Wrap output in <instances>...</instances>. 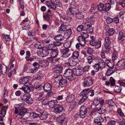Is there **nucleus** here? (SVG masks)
<instances>
[{"instance_id": "obj_1", "label": "nucleus", "mask_w": 125, "mask_h": 125, "mask_svg": "<svg viewBox=\"0 0 125 125\" xmlns=\"http://www.w3.org/2000/svg\"><path fill=\"white\" fill-rule=\"evenodd\" d=\"M79 53L77 51L73 52L71 58L68 60V62L72 66L76 65L78 63V57L79 56Z\"/></svg>"}, {"instance_id": "obj_2", "label": "nucleus", "mask_w": 125, "mask_h": 125, "mask_svg": "<svg viewBox=\"0 0 125 125\" xmlns=\"http://www.w3.org/2000/svg\"><path fill=\"white\" fill-rule=\"evenodd\" d=\"M63 76L67 79L71 81L76 78L75 74L73 70L70 69H66L63 74Z\"/></svg>"}, {"instance_id": "obj_3", "label": "nucleus", "mask_w": 125, "mask_h": 125, "mask_svg": "<svg viewBox=\"0 0 125 125\" xmlns=\"http://www.w3.org/2000/svg\"><path fill=\"white\" fill-rule=\"evenodd\" d=\"M83 24L85 27L87 32L90 33L93 32V29L92 27L91 23L90 22L84 21Z\"/></svg>"}, {"instance_id": "obj_4", "label": "nucleus", "mask_w": 125, "mask_h": 125, "mask_svg": "<svg viewBox=\"0 0 125 125\" xmlns=\"http://www.w3.org/2000/svg\"><path fill=\"white\" fill-rule=\"evenodd\" d=\"M93 80L90 77L86 78L84 81L83 82V85L84 87H88L91 86L93 83Z\"/></svg>"}, {"instance_id": "obj_5", "label": "nucleus", "mask_w": 125, "mask_h": 125, "mask_svg": "<svg viewBox=\"0 0 125 125\" xmlns=\"http://www.w3.org/2000/svg\"><path fill=\"white\" fill-rule=\"evenodd\" d=\"M49 49H48L46 50H41L40 51H38V52L37 54L38 55L41 57H43L47 56L49 53V49L51 47V46H50V44H49V45L48 46Z\"/></svg>"}, {"instance_id": "obj_6", "label": "nucleus", "mask_w": 125, "mask_h": 125, "mask_svg": "<svg viewBox=\"0 0 125 125\" xmlns=\"http://www.w3.org/2000/svg\"><path fill=\"white\" fill-rule=\"evenodd\" d=\"M87 109L85 106H82L80 109L79 116L81 118H84L86 116Z\"/></svg>"}, {"instance_id": "obj_7", "label": "nucleus", "mask_w": 125, "mask_h": 125, "mask_svg": "<svg viewBox=\"0 0 125 125\" xmlns=\"http://www.w3.org/2000/svg\"><path fill=\"white\" fill-rule=\"evenodd\" d=\"M118 69H125V59H122L118 62L116 65Z\"/></svg>"}, {"instance_id": "obj_8", "label": "nucleus", "mask_w": 125, "mask_h": 125, "mask_svg": "<svg viewBox=\"0 0 125 125\" xmlns=\"http://www.w3.org/2000/svg\"><path fill=\"white\" fill-rule=\"evenodd\" d=\"M60 52L62 55V57L65 58L68 57L71 54L70 50L68 49H61L60 50Z\"/></svg>"}, {"instance_id": "obj_9", "label": "nucleus", "mask_w": 125, "mask_h": 125, "mask_svg": "<svg viewBox=\"0 0 125 125\" xmlns=\"http://www.w3.org/2000/svg\"><path fill=\"white\" fill-rule=\"evenodd\" d=\"M30 76H26L24 77H21L19 79V83L20 84H24L28 83L31 79Z\"/></svg>"}, {"instance_id": "obj_10", "label": "nucleus", "mask_w": 125, "mask_h": 125, "mask_svg": "<svg viewBox=\"0 0 125 125\" xmlns=\"http://www.w3.org/2000/svg\"><path fill=\"white\" fill-rule=\"evenodd\" d=\"M63 107L62 105L58 104L54 108L53 112L56 114H60L63 110Z\"/></svg>"}, {"instance_id": "obj_11", "label": "nucleus", "mask_w": 125, "mask_h": 125, "mask_svg": "<svg viewBox=\"0 0 125 125\" xmlns=\"http://www.w3.org/2000/svg\"><path fill=\"white\" fill-rule=\"evenodd\" d=\"M57 100H52L49 102L48 105L52 108H55L58 104Z\"/></svg>"}, {"instance_id": "obj_12", "label": "nucleus", "mask_w": 125, "mask_h": 125, "mask_svg": "<svg viewBox=\"0 0 125 125\" xmlns=\"http://www.w3.org/2000/svg\"><path fill=\"white\" fill-rule=\"evenodd\" d=\"M24 104L23 103H21L19 104H16L14 105V107L15 108V113L17 112V110H24Z\"/></svg>"}, {"instance_id": "obj_13", "label": "nucleus", "mask_w": 125, "mask_h": 125, "mask_svg": "<svg viewBox=\"0 0 125 125\" xmlns=\"http://www.w3.org/2000/svg\"><path fill=\"white\" fill-rule=\"evenodd\" d=\"M66 30H67L66 25L64 24V23L62 24L59 28L57 32L60 33H62L66 31Z\"/></svg>"}, {"instance_id": "obj_14", "label": "nucleus", "mask_w": 125, "mask_h": 125, "mask_svg": "<svg viewBox=\"0 0 125 125\" xmlns=\"http://www.w3.org/2000/svg\"><path fill=\"white\" fill-rule=\"evenodd\" d=\"M43 89L46 92L50 91L52 89L51 85L49 83H47L43 85Z\"/></svg>"}, {"instance_id": "obj_15", "label": "nucleus", "mask_w": 125, "mask_h": 125, "mask_svg": "<svg viewBox=\"0 0 125 125\" xmlns=\"http://www.w3.org/2000/svg\"><path fill=\"white\" fill-rule=\"evenodd\" d=\"M62 66L60 65L54 67L53 71L55 73H59L62 72Z\"/></svg>"}, {"instance_id": "obj_16", "label": "nucleus", "mask_w": 125, "mask_h": 125, "mask_svg": "<svg viewBox=\"0 0 125 125\" xmlns=\"http://www.w3.org/2000/svg\"><path fill=\"white\" fill-rule=\"evenodd\" d=\"M52 48L49 49L50 51H51L50 54L51 57H56L58 54V51L56 49H52Z\"/></svg>"}, {"instance_id": "obj_17", "label": "nucleus", "mask_w": 125, "mask_h": 125, "mask_svg": "<svg viewBox=\"0 0 125 125\" xmlns=\"http://www.w3.org/2000/svg\"><path fill=\"white\" fill-rule=\"evenodd\" d=\"M75 96L73 94L68 95L66 97V100L68 103H71L75 99Z\"/></svg>"}, {"instance_id": "obj_18", "label": "nucleus", "mask_w": 125, "mask_h": 125, "mask_svg": "<svg viewBox=\"0 0 125 125\" xmlns=\"http://www.w3.org/2000/svg\"><path fill=\"white\" fill-rule=\"evenodd\" d=\"M97 62L100 67V69H103L105 67V62L103 60L99 59L97 60Z\"/></svg>"}, {"instance_id": "obj_19", "label": "nucleus", "mask_w": 125, "mask_h": 125, "mask_svg": "<svg viewBox=\"0 0 125 125\" xmlns=\"http://www.w3.org/2000/svg\"><path fill=\"white\" fill-rule=\"evenodd\" d=\"M90 91V90L89 89H85L81 92L80 94V95L81 96H86V97H88L87 95L89 94Z\"/></svg>"}, {"instance_id": "obj_20", "label": "nucleus", "mask_w": 125, "mask_h": 125, "mask_svg": "<svg viewBox=\"0 0 125 125\" xmlns=\"http://www.w3.org/2000/svg\"><path fill=\"white\" fill-rule=\"evenodd\" d=\"M111 1H109V2L108 3L104 4V11H106L109 10L111 8V6L110 3H111Z\"/></svg>"}, {"instance_id": "obj_21", "label": "nucleus", "mask_w": 125, "mask_h": 125, "mask_svg": "<svg viewBox=\"0 0 125 125\" xmlns=\"http://www.w3.org/2000/svg\"><path fill=\"white\" fill-rule=\"evenodd\" d=\"M66 30V32L64 33V36L65 38L68 39L72 33V29L69 28Z\"/></svg>"}, {"instance_id": "obj_22", "label": "nucleus", "mask_w": 125, "mask_h": 125, "mask_svg": "<svg viewBox=\"0 0 125 125\" xmlns=\"http://www.w3.org/2000/svg\"><path fill=\"white\" fill-rule=\"evenodd\" d=\"M20 89L25 93H29L31 91L30 87L27 85H23Z\"/></svg>"}, {"instance_id": "obj_23", "label": "nucleus", "mask_w": 125, "mask_h": 125, "mask_svg": "<svg viewBox=\"0 0 125 125\" xmlns=\"http://www.w3.org/2000/svg\"><path fill=\"white\" fill-rule=\"evenodd\" d=\"M59 87H64L67 85V80L64 79H62L61 80H60L59 82Z\"/></svg>"}, {"instance_id": "obj_24", "label": "nucleus", "mask_w": 125, "mask_h": 125, "mask_svg": "<svg viewBox=\"0 0 125 125\" xmlns=\"http://www.w3.org/2000/svg\"><path fill=\"white\" fill-rule=\"evenodd\" d=\"M104 119L102 117L100 116L95 117L94 119V122L96 123H98L103 122Z\"/></svg>"}, {"instance_id": "obj_25", "label": "nucleus", "mask_w": 125, "mask_h": 125, "mask_svg": "<svg viewBox=\"0 0 125 125\" xmlns=\"http://www.w3.org/2000/svg\"><path fill=\"white\" fill-rule=\"evenodd\" d=\"M68 12V14L70 15H72L73 16L75 15L77 13V10L74 9L69 8Z\"/></svg>"}, {"instance_id": "obj_26", "label": "nucleus", "mask_w": 125, "mask_h": 125, "mask_svg": "<svg viewBox=\"0 0 125 125\" xmlns=\"http://www.w3.org/2000/svg\"><path fill=\"white\" fill-rule=\"evenodd\" d=\"M40 119L42 120H45L48 117V115L46 112H43L40 115Z\"/></svg>"}, {"instance_id": "obj_27", "label": "nucleus", "mask_w": 125, "mask_h": 125, "mask_svg": "<svg viewBox=\"0 0 125 125\" xmlns=\"http://www.w3.org/2000/svg\"><path fill=\"white\" fill-rule=\"evenodd\" d=\"M45 4L49 7L50 8L53 10H55L57 8L56 5H52L51 1H47L45 2Z\"/></svg>"}, {"instance_id": "obj_28", "label": "nucleus", "mask_w": 125, "mask_h": 125, "mask_svg": "<svg viewBox=\"0 0 125 125\" xmlns=\"http://www.w3.org/2000/svg\"><path fill=\"white\" fill-rule=\"evenodd\" d=\"M90 44L92 46L95 45L97 41L95 38L93 36H91L90 37Z\"/></svg>"}, {"instance_id": "obj_29", "label": "nucleus", "mask_w": 125, "mask_h": 125, "mask_svg": "<svg viewBox=\"0 0 125 125\" xmlns=\"http://www.w3.org/2000/svg\"><path fill=\"white\" fill-rule=\"evenodd\" d=\"M74 74H75V76H79L82 75L83 73V71L81 69H78L75 70V71H74Z\"/></svg>"}, {"instance_id": "obj_30", "label": "nucleus", "mask_w": 125, "mask_h": 125, "mask_svg": "<svg viewBox=\"0 0 125 125\" xmlns=\"http://www.w3.org/2000/svg\"><path fill=\"white\" fill-rule=\"evenodd\" d=\"M106 111V108L103 106L97 110V112L98 113L101 114L104 113Z\"/></svg>"}, {"instance_id": "obj_31", "label": "nucleus", "mask_w": 125, "mask_h": 125, "mask_svg": "<svg viewBox=\"0 0 125 125\" xmlns=\"http://www.w3.org/2000/svg\"><path fill=\"white\" fill-rule=\"evenodd\" d=\"M24 110H17V112L15 114H17L18 116V117L19 118L22 117L24 115L26 111H24Z\"/></svg>"}, {"instance_id": "obj_32", "label": "nucleus", "mask_w": 125, "mask_h": 125, "mask_svg": "<svg viewBox=\"0 0 125 125\" xmlns=\"http://www.w3.org/2000/svg\"><path fill=\"white\" fill-rule=\"evenodd\" d=\"M111 42L108 36L106 37L104 39V45H111Z\"/></svg>"}, {"instance_id": "obj_33", "label": "nucleus", "mask_w": 125, "mask_h": 125, "mask_svg": "<svg viewBox=\"0 0 125 125\" xmlns=\"http://www.w3.org/2000/svg\"><path fill=\"white\" fill-rule=\"evenodd\" d=\"M54 39L57 42L61 41L63 40V38L61 34H58L54 38Z\"/></svg>"}, {"instance_id": "obj_34", "label": "nucleus", "mask_w": 125, "mask_h": 125, "mask_svg": "<svg viewBox=\"0 0 125 125\" xmlns=\"http://www.w3.org/2000/svg\"><path fill=\"white\" fill-rule=\"evenodd\" d=\"M65 118V115L62 114L61 116L57 117V121L60 123H62L63 121H64V119Z\"/></svg>"}, {"instance_id": "obj_35", "label": "nucleus", "mask_w": 125, "mask_h": 125, "mask_svg": "<svg viewBox=\"0 0 125 125\" xmlns=\"http://www.w3.org/2000/svg\"><path fill=\"white\" fill-rule=\"evenodd\" d=\"M29 96L26 94H23L21 95L20 99L23 102H26Z\"/></svg>"}, {"instance_id": "obj_36", "label": "nucleus", "mask_w": 125, "mask_h": 125, "mask_svg": "<svg viewBox=\"0 0 125 125\" xmlns=\"http://www.w3.org/2000/svg\"><path fill=\"white\" fill-rule=\"evenodd\" d=\"M73 41L71 40L70 41L66 42L64 43V46L65 49H68L70 48L71 46L72 43Z\"/></svg>"}, {"instance_id": "obj_37", "label": "nucleus", "mask_w": 125, "mask_h": 125, "mask_svg": "<svg viewBox=\"0 0 125 125\" xmlns=\"http://www.w3.org/2000/svg\"><path fill=\"white\" fill-rule=\"evenodd\" d=\"M104 46L105 52L107 54L109 53L110 52L111 45H104Z\"/></svg>"}, {"instance_id": "obj_38", "label": "nucleus", "mask_w": 125, "mask_h": 125, "mask_svg": "<svg viewBox=\"0 0 125 125\" xmlns=\"http://www.w3.org/2000/svg\"><path fill=\"white\" fill-rule=\"evenodd\" d=\"M77 4L75 2H72L71 3L69 8L74 9L77 10L78 7Z\"/></svg>"}, {"instance_id": "obj_39", "label": "nucleus", "mask_w": 125, "mask_h": 125, "mask_svg": "<svg viewBox=\"0 0 125 125\" xmlns=\"http://www.w3.org/2000/svg\"><path fill=\"white\" fill-rule=\"evenodd\" d=\"M78 41L79 43L81 46H84L85 43V40L84 39L81 38L79 37Z\"/></svg>"}, {"instance_id": "obj_40", "label": "nucleus", "mask_w": 125, "mask_h": 125, "mask_svg": "<svg viewBox=\"0 0 125 125\" xmlns=\"http://www.w3.org/2000/svg\"><path fill=\"white\" fill-rule=\"evenodd\" d=\"M32 66H31L29 68V70L31 73H34L37 71L38 69Z\"/></svg>"}, {"instance_id": "obj_41", "label": "nucleus", "mask_w": 125, "mask_h": 125, "mask_svg": "<svg viewBox=\"0 0 125 125\" xmlns=\"http://www.w3.org/2000/svg\"><path fill=\"white\" fill-rule=\"evenodd\" d=\"M115 30L114 29H110L107 31V34L109 36L113 35L115 32Z\"/></svg>"}, {"instance_id": "obj_42", "label": "nucleus", "mask_w": 125, "mask_h": 125, "mask_svg": "<svg viewBox=\"0 0 125 125\" xmlns=\"http://www.w3.org/2000/svg\"><path fill=\"white\" fill-rule=\"evenodd\" d=\"M118 39L120 40L124 38H125V36L124 33L121 31H120L118 33Z\"/></svg>"}, {"instance_id": "obj_43", "label": "nucleus", "mask_w": 125, "mask_h": 125, "mask_svg": "<svg viewBox=\"0 0 125 125\" xmlns=\"http://www.w3.org/2000/svg\"><path fill=\"white\" fill-rule=\"evenodd\" d=\"M77 31L78 32H80L82 31L86 30L85 27L82 25H79L77 28Z\"/></svg>"}, {"instance_id": "obj_44", "label": "nucleus", "mask_w": 125, "mask_h": 125, "mask_svg": "<svg viewBox=\"0 0 125 125\" xmlns=\"http://www.w3.org/2000/svg\"><path fill=\"white\" fill-rule=\"evenodd\" d=\"M97 6L95 5H93L90 10V11L92 13H95L96 11H95L97 10Z\"/></svg>"}, {"instance_id": "obj_45", "label": "nucleus", "mask_w": 125, "mask_h": 125, "mask_svg": "<svg viewBox=\"0 0 125 125\" xmlns=\"http://www.w3.org/2000/svg\"><path fill=\"white\" fill-rule=\"evenodd\" d=\"M75 16L78 19L81 20L83 18L84 16L82 13H77Z\"/></svg>"}, {"instance_id": "obj_46", "label": "nucleus", "mask_w": 125, "mask_h": 125, "mask_svg": "<svg viewBox=\"0 0 125 125\" xmlns=\"http://www.w3.org/2000/svg\"><path fill=\"white\" fill-rule=\"evenodd\" d=\"M35 47L37 49H41L43 47L42 45L39 42H38L35 44Z\"/></svg>"}, {"instance_id": "obj_47", "label": "nucleus", "mask_w": 125, "mask_h": 125, "mask_svg": "<svg viewBox=\"0 0 125 125\" xmlns=\"http://www.w3.org/2000/svg\"><path fill=\"white\" fill-rule=\"evenodd\" d=\"M118 53L116 51H114L113 54L112 56V59L113 60H115L117 58Z\"/></svg>"}, {"instance_id": "obj_48", "label": "nucleus", "mask_w": 125, "mask_h": 125, "mask_svg": "<svg viewBox=\"0 0 125 125\" xmlns=\"http://www.w3.org/2000/svg\"><path fill=\"white\" fill-rule=\"evenodd\" d=\"M104 4L102 3H100L97 6V9L98 10L100 11L102 10H104Z\"/></svg>"}, {"instance_id": "obj_49", "label": "nucleus", "mask_w": 125, "mask_h": 125, "mask_svg": "<svg viewBox=\"0 0 125 125\" xmlns=\"http://www.w3.org/2000/svg\"><path fill=\"white\" fill-rule=\"evenodd\" d=\"M82 96V98L78 102V103L79 105H81L83 103L84 101L86 100L88 98V97H86V96Z\"/></svg>"}, {"instance_id": "obj_50", "label": "nucleus", "mask_w": 125, "mask_h": 125, "mask_svg": "<svg viewBox=\"0 0 125 125\" xmlns=\"http://www.w3.org/2000/svg\"><path fill=\"white\" fill-rule=\"evenodd\" d=\"M95 45L96 49H98L100 48L101 45V41L100 40H98L97 41Z\"/></svg>"}, {"instance_id": "obj_51", "label": "nucleus", "mask_w": 125, "mask_h": 125, "mask_svg": "<svg viewBox=\"0 0 125 125\" xmlns=\"http://www.w3.org/2000/svg\"><path fill=\"white\" fill-rule=\"evenodd\" d=\"M81 36H79V37L81 38L84 39H85L89 37V35L85 32H82L81 33Z\"/></svg>"}, {"instance_id": "obj_52", "label": "nucleus", "mask_w": 125, "mask_h": 125, "mask_svg": "<svg viewBox=\"0 0 125 125\" xmlns=\"http://www.w3.org/2000/svg\"><path fill=\"white\" fill-rule=\"evenodd\" d=\"M22 25L23 26L22 28L24 30H28L30 28V25L28 23H26L25 24V23L24 24H23Z\"/></svg>"}, {"instance_id": "obj_53", "label": "nucleus", "mask_w": 125, "mask_h": 125, "mask_svg": "<svg viewBox=\"0 0 125 125\" xmlns=\"http://www.w3.org/2000/svg\"><path fill=\"white\" fill-rule=\"evenodd\" d=\"M2 37L7 41H9L11 40L10 36L9 35L3 34Z\"/></svg>"}, {"instance_id": "obj_54", "label": "nucleus", "mask_w": 125, "mask_h": 125, "mask_svg": "<svg viewBox=\"0 0 125 125\" xmlns=\"http://www.w3.org/2000/svg\"><path fill=\"white\" fill-rule=\"evenodd\" d=\"M8 67L9 70L12 72H14L15 73L16 71V70L14 69V64H9Z\"/></svg>"}, {"instance_id": "obj_55", "label": "nucleus", "mask_w": 125, "mask_h": 125, "mask_svg": "<svg viewBox=\"0 0 125 125\" xmlns=\"http://www.w3.org/2000/svg\"><path fill=\"white\" fill-rule=\"evenodd\" d=\"M61 44V43L60 42H55H55H53L52 44L51 43V44L50 46H51L52 48H53V47L54 46H59Z\"/></svg>"}, {"instance_id": "obj_56", "label": "nucleus", "mask_w": 125, "mask_h": 125, "mask_svg": "<svg viewBox=\"0 0 125 125\" xmlns=\"http://www.w3.org/2000/svg\"><path fill=\"white\" fill-rule=\"evenodd\" d=\"M33 100L32 99L30 95L26 102L28 104H31L33 103Z\"/></svg>"}, {"instance_id": "obj_57", "label": "nucleus", "mask_w": 125, "mask_h": 125, "mask_svg": "<svg viewBox=\"0 0 125 125\" xmlns=\"http://www.w3.org/2000/svg\"><path fill=\"white\" fill-rule=\"evenodd\" d=\"M39 96L37 98V100L38 101L41 100L43 99L44 97V95L43 93H41L39 94Z\"/></svg>"}, {"instance_id": "obj_58", "label": "nucleus", "mask_w": 125, "mask_h": 125, "mask_svg": "<svg viewBox=\"0 0 125 125\" xmlns=\"http://www.w3.org/2000/svg\"><path fill=\"white\" fill-rule=\"evenodd\" d=\"M31 116L34 118H36L39 117L40 115V114H37L34 113H32L30 114Z\"/></svg>"}, {"instance_id": "obj_59", "label": "nucleus", "mask_w": 125, "mask_h": 125, "mask_svg": "<svg viewBox=\"0 0 125 125\" xmlns=\"http://www.w3.org/2000/svg\"><path fill=\"white\" fill-rule=\"evenodd\" d=\"M121 90V88L118 86H115L114 89V90L115 92L117 93H120Z\"/></svg>"}, {"instance_id": "obj_60", "label": "nucleus", "mask_w": 125, "mask_h": 125, "mask_svg": "<svg viewBox=\"0 0 125 125\" xmlns=\"http://www.w3.org/2000/svg\"><path fill=\"white\" fill-rule=\"evenodd\" d=\"M86 59L87 60L88 63L89 64H90L92 63L93 61L92 57L90 56H87L86 58Z\"/></svg>"}, {"instance_id": "obj_61", "label": "nucleus", "mask_w": 125, "mask_h": 125, "mask_svg": "<svg viewBox=\"0 0 125 125\" xmlns=\"http://www.w3.org/2000/svg\"><path fill=\"white\" fill-rule=\"evenodd\" d=\"M109 80L111 86H114L115 85V81L112 77H111L110 78Z\"/></svg>"}, {"instance_id": "obj_62", "label": "nucleus", "mask_w": 125, "mask_h": 125, "mask_svg": "<svg viewBox=\"0 0 125 125\" xmlns=\"http://www.w3.org/2000/svg\"><path fill=\"white\" fill-rule=\"evenodd\" d=\"M93 67L94 69L96 70V71H98L99 69H100V67L97 62V63H95L94 65H93Z\"/></svg>"}, {"instance_id": "obj_63", "label": "nucleus", "mask_w": 125, "mask_h": 125, "mask_svg": "<svg viewBox=\"0 0 125 125\" xmlns=\"http://www.w3.org/2000/svg\"><path fill=\"white\" fill-rule=\"evenodd\" d=\"M106 22L107 23L109 24L112 23L113 21V19L110 17H108L106 19Z\"/></svg>"}, {"instance_id": "obj_64", "label": "nucleus", "mask_w": 125, "mask_h": 125, "mask_svg": "<svg viewBox=\"0 0 125 125\" xmlns=\"http://www.w3.org/2000/svg\"><path fill=\"white\" fill-rule=\"evenodd\" d=\"M119 4L123 8L125 6V0H120L119 2Z\"/></svg>"}]
</instances>
